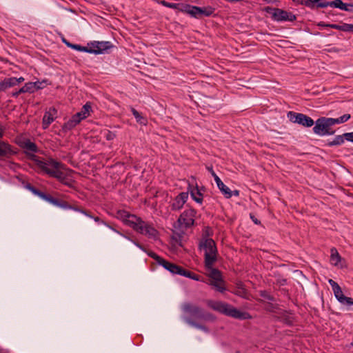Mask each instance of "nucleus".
I'll return each instance as SVG.
<instances>
[{
    "instance_id": "obj_38",
    "label": "nucleus",
    "mask_w": 353,
    "mask_h": 353,
    "mask_svg": "<svg viewBox=\"0 0 353 353\" xmlns=\"http://www.w3.org/2000/svg\"><path fill=\"white\" fill-rule=\"evenodd\" d=\"M310 1V4L312 5V6H316L317 8H321L319 4L322 2H325V0H308Z\"/></svg>"
},
{
    "instance_id": "obj_58",
    "label": "nucleus",
    "mask_w": 353,
    "mask_h": 353,
    "mask_svg": "<svg viewBox=\"0 0 353 353\" xmlns=\"http://www.w3.org/2000/svg\"><path fill=\"white\" fill-rule=\"evenodd\" d=\"M292 321H290V320H287V323H288V324L290 325V324H292Z\"/></svg>"
},
{
    "instance_id": "obj_49",
    "label": "nucleus",
    "mask_w": 353,
    "mask_h": 353,
    "mask_svg": "<svg viewBox=\"0 0 353 353\" xmlns=\"http://www.w3.org/2000/svg\"><path fill=\"white\" fill-rule=\"evenodd\" d=\"M124 237L127 238L128 239L130 240L132 242H133V243L134 245H136L138 248H139L141 250H143L142 245L141 244H139L138 242L134 241V240H132L130 239V238L127 237L126 236H123Z\"/></svg>"
},
{
    "instance_id": "obj_52",
    "label": "nucleus",
    "mask_w": 353,
    "mask_h": 353,
    "mask_svg": "<svg viewBox=\"0 0 353 353\" xmlns=\"http://www.w3.org/2000/svg\"><path fill=\"white\" fill-rule=\"evenodd\" d=\"M250 218L254 221V223L255 224L259 225L261 223L260 221H259L256 218H255L254 215L250 214Z\"/></svg>"
},
{
    "instance_id": "obj_28",
    "label": "nucleus",
    "mask_w": 353,
    "mask_h": 353,
    "mask_svg": "<svg viewBox=\"0 0 353 353\" xmlns=\"http://www.w3.org/2000/svg\"><path fill=\"white\" fill-rule=\"evenodd\" d=\"M330 262L332 265H337L341 261V256L334 248L331 249Z\"/></svg>"
},
{
    "instance_id": "obj_47",
    "label": "nucleus",
    "mask_w": 353,
    "mask_h": 353,
    "mask_svg": "<svg viewBox=\"0 0 353 353\" xmlns=\"http://www.w3.org/2000/svg\"><path fill=\"white\" fill-rule=\"evenodd\" d=\"M349 24L347 23H343L341 25V31L343 32H349Z\"/></svg>"
},
{
    "instance_id": "obj_59",
    "label": "nucleus",
    "mask_w": 353,
    "mask_h": 353,
    "mask_svg": "<svg viewBox=\"0 0 353 353\" xmlns=\"http://www.w3.org/2000/svg\"><path fill=\"white\" fill-rule=\"evenodd\" d=\"M3 135V132L1 131H0V138H2Z\"/></svg>"
},
{
    "instance_id": "obj_21",
    "label": "nucleus",
    "mask_w": 353,
    "mask_h": 353,
    "mask_svg": "<svg viewBox=\"0 0 353 353\" xmlns=\"http://www.w3.org/2000/svg\"><path fill=\"white\" fill-rule=\"evenodd\" d=\"M216 183L226 198H230L232 196V191L223 183L220 178L216 179Z\"/></svg>"
},
{
    "instance_id": "obj_11",
    "label": "nucleus",
    "mask_w": 353,
    "mask_h": 353,
    "mask_svg": "<svg viewBox=\"0 0 353 353\" xmlns=\"http://www.w3.org/2000/svg\"><path fill=\"white\" fill-rule=\"evenodd\" d=\"M336 299L344 305H353V299L345 296L339 284L332 279L328 281Z\"/></svg>"
},
{
    "instance_id": "obj_25",
    "label": "nucleus",
    "mask_w": 353,
    "mask_h": 353,
    "mask_svg": "<svg viewBox=\"0 0 353 353\" xmlns=\"http://www.w3.org/2000/svg\"><path fill=\"white\" fill-rule=\"evenodd\" d=\"M21 147L27 151L36 152L37 151V146L36 144L28 139L24 140L21 143Z\"/></svg>"
},
{
    "instance_id": "obj_16",
    "label": "nucleus",
    "mask_w": 353,
    "mask_h": 353,
    "mask_svg": "<svg viewBox=\"0 0 353 353\" xmlns=\"http://www.w3.org/2000/svg\"><path fill=\"white\" fill-rule=\"evenodd\" d=\"M16 152L11 145L0 141V157L1 159H9Z\"/></svg>"
},
{
    "instance_id": "obj_12",
    "label": "nucleus",
    "mask_w": 353,
    "mask_h": 353,
    "mask_svg": "<svg viewBox=\"0 0 353 353\" xmlns=\"http://www.w3.org/2000/svg\"><path fill=\"white\" fill-rule=\"evenodd\" d=\"M272 15V19L277 21H294L296 19L292 12L279 8H274Z\"/></svg>"
},
{
    "instance_id": "obj_17",
    "label": "nucleus",
    "mask_w": 353,
    "mask_h": 353,
    "mask_svg": "<svg viewBox=\"0 0 353 353\" xmlns=\"http://www.w3.org/2000/svg\"><path fill=\"white\" fill-rule=\"evenodd\" d=\"M56 114L57 110L54 108H50L48 111L45 112L42 122L43 129L48 128L49 125L54 121Z\"/></svg>"
},
{
    "instance_id": "obj_48",
    "label": "nucleus",
    "mask_w": 353,
    "mask_h": 353,
    "mask_svg": "<svg viewBox=\"0 0 353 353\" xmlns=\"http://www.w3.org/2000/svg\"><path fill=\"white\" fill-rule=\"evenodd\" d=\"M328 26H329V28L341 30V25L332 23V24L328 25Z\"/></svg>"
},
{
    "instance_id": "obj_31",
    "label": "nucleus",
    "mask_w": 353,
    "mask_h": 353,
    "mask_svg": "<svg viewBox=\"0 0 353 353\" xmlns=\"http://www.w3.org/2000/svg\"><path fill=\"white\" fill-rule=\"evenodd\" d=\"M345 139V138L344 137V134L343 135H338V136L335 137L334 140L330 142L328 145L330 146L339 145L344 143Z\"/></svg>"
},
{
    "instance_id": "obj_22",
    "label": "nucleus",
    "mask_w": 353,
    "mask_h": 353,
    "mask_svg": "<svg viewBox=\"0 0 353 353\" xmlns=\"http://www.w3.org/2000/svg\"><path fill=\"white\" fill-rule=\"evenodd\" d=\"M185 321L190 325H191L195 328H197L199 330H201L205 333L210 332V329L207 326H205V325L201 324V323H198L194 319H192V318L186 317V318H185Z\"/></svg>"
},
{
    "instance_id": "obj_3",
    "label": "nucleus",
    "mask_w": 353,
    "mask_h": 353,
    "mask_svg": "<svg viewBox=\"0 0 353 353\" xmlns=\"http://www.w3.org/2000/svg\"><path fill=\"white\" fill-rule=\"evenodd\" d=\"M148 255L154 259L158 264L163 266L165 269L173 274L181 275L195 281H203L201 276L187 270L176 264L170 263L160 257L154 252H151L148 253Z\"/></svg>"
},
{
    "instance_id": "obj_8",
    "label": "nucleus",
    "mask_w": 353,
    "mask_h": 353,
    "mask_svg": "<svg viewBox=\"0 0 353 353\" xmlns=\"http://www.w3.org/2000/svg\"><path fill=\"white\" fill-rule=\"evenodd\" d=\"M196 214V210L192 208L185 210L177 220L179 227L182 229H188L192 227L194 224Z\"/></svg>"
},
{
    "instance_id": "obj_13",
    "label": "nucleus",
    "mask_w": 353,
    "mask_h": 353,
    "mask_svg": "<svg viewBox=\"0 0 353 353\" xmlns=\"http://www.w3.org/2000/svg\"><path fill=\"white\" fill-rule=\"evenodd\" d=\"M117 217L121 219L124 224L133 228L136 222L139 220V216L130 214L125 210H118L117 212Z\"/></svg>"
},
{
    "instance_id": "obj_37",
    "label": "nucleus",
    "mask_w": 353,
    "mask_h": 353,
    "mask_svg": "<svg viewBox=\"0 0 353 353\" xmlns=\"http://www.w3.org/2000/svg\"><path fill=\"white\" fill-rule=\"evenodd\" d=\"M25 187L26 189H28L37 196H38L39 192H41L40 190H37L34 186H32L30 183H27Z\"/></svg>"
},
{
    "instance_id": "obj_41",
    "label": "nucleus",
    "mask_w": 353,
    "mask_h": 353,
    "mask_svg": "<svg viewBox=\"0 0 353 353\" xmlns=\"http://www.w3.org/2000/svg\"><path fill=\"white\" fill-rule=\"evenodd\" d=\"M328 120H329V121L330 123L331 126H332V125H334L335 124L341 123L340 117L336 118V119L328 118Z\"/></svg>"
},
{
    "instance_id": "obj_4",
    "label": "nucleus",
    "mask_w": 353,
    "mask_h": 353,
    "mask_svg": "<svg viewBox=\"0 0 353 353\" xmlns=\"http://www.w3.org/2000/svg\"><path fill=\"white\" fill-rule=\"evenodd\" d=\"M200 249L204 251V263L206 268H211L217 261L218 251L212 239L205 238L199 243Z\"/></svg>"
},
{
    "instance_id": "obj_46",
    "label": "nucleus",
    "mask_w": 353,
    "mask_h": 353,
    "mask_svg": "<svg viewBox=\"0 0 353 353\" xmlns=\"http://www.w3.org/2000/svg\"><path fill=\"white\" fill-rule=\"evenodd\" d=\"M207 169L211 173V174L212 175V176L214 177V181H216V179L217 178H219L216 174V173L214 172L213 169L212 167H207Z\"/></svg>"
},
{
    "instance_id": "obj_6",
    "label": "nucleus",
    "mask_w": 353,
    "mask_h": 353,
    "mask_svg": "<svg viewBox=\"0 0 353 353\" xmlns=\"http://www.w3.org/2000/svg\"><path fill=\"white\" fill-rule=\"evenodd\" d=\"M135 232L146 236L149 239L156 240L159 237V232L154 228L152 224L144 221L141 217L136 222L132 228Z\"/></svg>"
},
{
    "instance_id": "obj_34",
    "label": "nucleus",
    "mask_w": 353,
    "mask_h": 353,
    "mask_svg": "<svg viewBox=\"0 0 353 353\" xmlns=\"http://www.w3.org/2000/svg\"><path fill=\"white\" fill-rule=\"evenodd\" d=\"M234 293L241 297L247 298L248 292L244 288L241 286L238 287Z\"/></svg>"
},
{
    "instance_id": "obj_35",
    "label": "nucleus",
    "mask_w": 353,
    "mask_h": 353,
    "mask_svg": "<svg viewBox=\"0 0 353 353\" xmlns=\"http://www.w3.org/2000/svg\"><path fill=\"white\" fill-rule=\"evenodd\" d=\"M96 222L97 223H103L104 225H105L106 226H108L109 228H110L111 230H112L113 231L116 232L117 233L121 234V235H123L121 233H120L119 231H117V230L114 229L112 226H110L109 224H108L106 222H105L104 221L101 220L99 217L98 216H92V217Z\"/></svg>"
},
{
    "instance_id": "obj_26",
    "label": "nucleus",
    "mask_w": 353,
    "mask_h": 353,
    "mask_svg": "<svg viewBox=\"0 0 353 353\" xmlns=\"http://www.w3.org/2000/svg\"><path fill=\"white\" fill-rule=\"evenodd\" d=\"M131 112L133 114V116L135 117L137 122L140 123L141 125H146L148 123L147 119L142 116L137 110H135L134 108H131Z\"/></svg>"
},
{
    "instance_id": "obj_27",
    "label": "nucleus",
    "mask_w": 353,
    "mask_h": 353,
    "mask_svg": "<svg viewBox=\"0 0 353 353\" xmlns=\"http://www.w3.org/2000/svg\"><path fill=\"white\" fill-rule=\"evenodd\" d=\"M190 194L192 198L199 203H202L203 201V194L201 193L200 190H199L198 187L192 188V190H190Z\"/></svg>"
},
{
    "instance_id": "obj_57",
    "label": "nucleus",
    "mask_w": 353,
    "mask_h": 353,
    "mask_svg": "<svg viewBox=\"0 0 353 353\" xmlns=\"http://www.w3.org/2000/svg\"><path fill=\"white\" fill-rule=\"evenodd\" d=\"M234 194L235 196H239V191H238V190H235V191H234Z\"/></svg>"
},
{
    "instance_id": "obj_51",
    "label": "nucleus",
    "mask_w": 353,
    "mask_h": 353,
    "mask_svg": "<svg viewBox=\"0 0 353 353\" xmlns=\"http://www.w3.org/2000/svg\"><path fill=\"white\" fill-rule=\"evenodd\" d=\"M15 80L17 81L14 84H15V85H19V83H22L24 81V78L23 77H19V78L15 77Z\"/></svg>"
},
{
    "instance_id": "obj_50",
    "label": "nucleus",
    "mask_w": 353,
    "mask_h": 353,
    "mask_svg": "<svg viewBox=\"0 0 353 353\" xmlns=\"http://www.w3.org/2000/svg\"><path fill=\"white\" fill-rule=\"evenodd\" d=\"M74 115L76 116V117H78L81 121V120L86 118V117H85L83 114H81L80 112H77Z\"/></svg>"
},
{
    "instance_id": "obj_5",
    "label": "nucleus",
    "mask_w": 353,
    "mask_h": 353,
    "mask_svg": "<svg viewBox=\"0 0 353 353\" xmlns=\"http://www.w3.org/2000/svg\"><path fill=\"white\" fill-rule=\"evenodd\" d=\"M181 309L185 314L192 317V319H195L211 322L216 320V317L213 314L205 312L201 307L190 303H183L181 306Z\"/></svg>"
},
{
    "instance_id": "obj_42",
    "label": "nucleus",
    "mask_w": 353,
    "mask_h": 353,
    "mask_svg": "<svg viewBox=\"0 0 353 353\" xmlns=\"http://www.w3.org/2000/svg\"><path fill=\"white\" fill-rule=\"evenodd\" d=\"M72 209L74 210L75 211L80 212L81 213L85 214L88 217H92V214L88 211H85L83 209H80L79 208H72Z\"/></svg>"
},
{
    "instance_id": "obj_45",
    "label": "nucleus",
    "mask_w": 353,
    "mask_h": 353,
    "mask_svg": "<svg viewBox=\"0 0 353 353\" xmlns=\"http://www.w3.org/2000/svg\"><path fill=\"white\" fill-rule=\"evenodd\" d=\"M350 119V114H343V116L340 117L341 123L346 122Z\"/></svg>"
},
{
    "instance_id": "obj_30",
    "label": "nucleus",
    "mask_w": 353,
    "mask_h": 353,
    "mask_svg": "<svg viewBox=\"0 0 353 353\" xmlns=\"http://www.w3.org/2000/svg\"><path fill=\"white\" fill-rule=\"evenodd\" d=\"M210 270L209 274L210 277L211 278V281H216L221 279V274L219 270L217 269L213 268V266L211 268H208Z\"/></svg>"
},
{
    "instance_id": "obj_7",
    "label": "nucleus",
    "mask_w": 353,
    "mask_h": 353,
    "mask_svg": "<svg viewBox=\"0 0 353 353\" xmlns=\"http://www.w3.org/2000/svg\"><path fill=\"white\" fill-rule=\"evenodd\" d=\"M180 10L195 18H201L203 16L210 17L214 12V9L210 6L197 7L190 5L183 6V8Z\"/></svg>"
},
{
    "instance_id": "obj_43",
    "label": "nucleus",
    "mask_w": 353,
    "mask_h": 353,
    "mask_svg": "<svg viewBox=\"0 0 353 353\" xmlns=\"http://www.w3.org/2000/svg\"><path fill=\"white\" fill-rule=\"evenodd\" d=\"M261 295L269 301H274V298L272 296H271L270 294H269L268 293H267L266 292H262Z\"/></svg>"
},
{
    "instance_id": "obj_18",
    "label": "nucleus",
    "mask_w": 353,
    "mask_h": 353,
    "mask_svg": "<svg viewBox=\"0 0 353 353\" xmlns=\"http://www.w3.org/2000/svg\"><path fill=\"white\" fill-rule=\"evenodd\" d=\"M319 6L321 8H326L327 6H331L334 8H340L342 10H348L347 8V4L344 3L341 0H334L330 2H322L320 3Z\"/></svg>"
},
{
    "instance_id": "obj_10",
    "label": "nucleus",
    "mask_w": 353,
    "mask_h": 353,
    "mask_svg": "<svg viewBox=\"0 0 353 353\" xmlns=\"http://www.w3.org/2000/svg\"><path fill=\"white\" fill-rule=\"evenodd\" d=\"M288 118L290 121L307 128L312 127L314 124L312 118L302 113L290 111L288 113Z\"/></svg>"
},
{
    "instance_id": "obj_1",
    "label": "nucleus",
    "mask_w": 353,
    "mask_h": 353,
    "mask_svg": "<svg viewBox=\"0 0 353 353\" xmlns=\"http://www.w3.org/2000/svg\"><path fill=\"white\" fill-rule=\"evenodd\" d=\"M28 156L29 159L32 161L41 171L50 176L62 179L61 172L65 169V165L63 163L52 158H48L43 161L34 154H28Z\"/></svg>"
},
{
    "instance_id": "obj_15",
    "label": "nucleus",
    "mask_w": 353,
    "mask_h": 353,
    "mask_svg": "<svg viewBox=\"0 0 353 353\" xmlns=\"http://www.w3.org/2000/svg\"><path fill=\"white\" fill-rule=\"evenodd\" d=\"M112 46L110 42L109 41H94L91 43V46L90 47V53L92 54H101L104 50L110 48Z\"/></svg>"
},
{
    "instance_id": "obj_2",
    "label": "nucleus",
    "mask_w": 353,
    "mask_h": 353,
    "mask_svg": "<svg viewBox=\"0 0 353 353\" xmlns=\"http://www.w3.org/2000/svg\"><path fill=\"white\" fill-rule=\"evenodd\" d=\"M206 304L212 310L236 319L246 320L252 319L248 312L240 311L225 302L207 300Z\"/></svg>"
},
{
    "instance_id": "obj_39",
    "label": "nucleus",
    "mask_w": 353,
    "mask_h": 353,
    "mask_svg": "<svg viewBox=\"0 0 353 353\" xmlns=\"http://www.w3.org/2000/svg\"><path fill=\"white\" fill-rule=\"evenodd\" d=\"M105 137L107 140L110 141L114 139L115 134L114 133L112 132L111 131L108 130L105 133Z\"/></svg>"
},
{
    "instance_id": "obj_9",
    "label": "nucleus",
    "mask_w": 353,
    "mask_h": 353,
    "mask_svg": "<svg viewBox=\"0 0 353 353\" xmlns=\"http://www.w3.org/2000/svg\"><path fill=\"white\" fill-rule=\"evenodd\" d=\"M328 118L321 117L316 121L313 131L320 136L333 134L334 131L332 130Z\"/></svg>"
},
{
    "instance_id": "obj_14",
    "label": "nucleus",
    "mask_w": 353,
    "mask_h": 353,
    "mask_svg": "<svg viewBox=\"0 0 353 353\" xmlns=\"http://www.w3.org/2000/svg\"><path fill=\"white\" fill-rule=\"evenodd\" d=\"M188 198V192H181L177 195L172 202L170 203L171 210L173 211H178L181 210Z\"/></svg>"
},
{
    "instance_id": "obj_32",
    "label": "nucleus",
    "mask_w": 353,
    "mask_h": 353,
    "mask_svg": "<svg viewBox=\"0 0 353 353\" xmlns=\"http://www.w3.org/2000/svg\"><path fill=\"white\" fill-rule=\"evenodd\" d=\"M155 1L157 3L165 7L169 8L178 9L179 7V4H178V3H169L165 0H155Z\"/></svg>"
},
{
    "instance_id": "obj_40",
    "label": "nucleus",
    "mask_w": 353,
    "mask_h": 353,
    "mask_svg": "<svg viewBox=\"0 0 353 353\" xmlns=\"http://www.w3.org/2000/svg\"><path fill=\"white\" fill-rule=\"evenodd\" d=\"M61 175H62V179H57L60 182H61L62 183L66 185H68V186H70V183L68 181V179L66 178V176L65 174H64V172L62 171L61 172Z\"/></svg>"
},
{
    "instance_id": "obj_55",
    "label": "nucleus",
    "mask_w": 353,
    "mask_h": 353,
    "mask_svg": "<svg viewBox=\"0 0 353 353\" xmlns=\"http://www.w3.org/2000/svg\"><path fill=\"white\" fill-rule=\"evenodd\" d=\"M63 41L65 43V45L70 48V45L69 44H72L71 43H70L69 41H68L66 39H63Z\"/></svg>"
},
{
    "instance_id": "obj_56",
    "label": "nucleus",
    "mask_w": 353,
    "mask_h": 353,
    "mask_svg": "<svg viewBox=\"0 0 353 353\" xmlns=\"http://www.w3.org/2000/svg\"><path fill=\"white\" fill-rule=\"evenodd\" d=\"M349 32H353V24H349Z\"/></svg>"
},
{
    "instance_id": "obj_36",
    "label": "nucleus",
    "mask_w": 353,
    "mask_h": 353,
    "mask_svg": "<svg viewBox=\"0 0 353 353\" xmlns=\"http://www.w3.org/2000/svg\"><path fill=\"white\" fill-rule=\"evenodd\" d=\"M90 109L91 106L89 104L86 103L83 106L82 110L79 112L81 114H83L85 117L87 118L89 116Z\"/></svg>"
},
{
    "instance_id": "obj_24",
    "label": "nucleus",
    "mask_w": 353,
    "mask_h": 353,
    "mask_svg": "<svg viewBox=\"0 0 353 353\" xmlns=\"http://www.w3.org/2000/svg\"><path fill=\"white\" fill-rule=\"evenodd\" d=\"M81 121L78 117L74 114L66 123H64L63 128L67 130H70L78 125Z\"/></svg>"
},
{
    "instance_id": "obj_33",
    "label": "nucleus",
    "mask_w": 353,
    "mask_h": 353,
    "mask_svg": "<svg viewBox=\"0 0 353 353\" xmlns=\"http://www.w3.org/2000/svg\"><path fill=\"white\" fill-rule=\"evenodd\" d=\"M69 45H70V48H71L74 50H78V51L85 52H88V53H90V52L89 46H81L80 45L73 44V43L69 44Z\"/></svg>"
},
{
    "instance_id": "obj_53",
    "label": "nucleus",
    "mask_w": 353,
    "mask_h": 353,
    "mask_svg": "<svg viewBox=\"0 0 353 353\" xmlns=\"http://www.w3.org/2000/svg\"><path fill=\"white\" fill-rule=\"evenodd\" d=\"M22 93H24V92H21V88H20L18 91H17L15 92H13L12 93V96L15 97H17L19 94H21Z\"/></svg>"
},
{
    "instance_id": "obj_54",
    "label": "nucleus",
    "mask_w": 353,
    "mask_h": 353,
    "mask_svg": "<svg viewBox=\"0 0 353 353\" xmlns=\"http://www.w3.org/2000/svg\"><path fill=\"white\" fill-rule=\"evenodd\" d=\"M330 25L329 23H325L324 22H321L318 24L319 26H321V27H325V28H327V27H329Z\"/></svg>"
},
{
    "instance_id": "obj_29",
    "label": "nucleus",
    "mask_w": 353,
    "mask_h": 353,
    "mask_svg": "<svg viewBox=\"0 0 353 353\" xmlns=\"http://www.w3.org/2000/svg\"><path fill=\"white\" fill-rule=\"evenodd\" d=\"M210 285L214 287L215 289L220 292H223L225 290L224 281L222 280V279L216 281H210Z\"/></svg>"
},
{
    "instance_id": "obj_19",
    "label": "nucleus",
    "mask_w": 353,
    "mask_h": 353,
    "mask_svg": "<svg viewBox=\"0 0 353 353\" xmlns=\"http://www.w3.org/2000/svg\"><path fill=\"white\" fill-rule=\"evenodd\" d=\"M15 77L6 78L0 82V92L15 86Z\"/></svg>"
},
{
    "instance_id": "obj_23",
    "label": "nucleus",
    "mask_w": 353,
    "mask_h": 353,
    "mask_svg": "<svg viewBox=\"0 0 353 353\" xmlns=\"http://www.w3.org/2000/svg\"><path fill=\"white\" fill-rule=\"evenodd\" d=\"M38 196H39L41 199L54 205L57 206H63L59 200L52 197L50 194H45L44 192H40Z\"/></svg>"
},
{
    "instance_id": "obj_20",
    "label": "nucleus",
    "mask_w": 353,
    "mask_h": 353,
    "mask_svg": "<svg viewBox=\"0 0 353 353\" xmlns=\"http://www.w3.org/2000/svg\"><path fill=\"white\" fill-rule=\"evenodd\" d=\"M39 84H40L39 82H28L21 88V91L24 92V93H32L40 88Z\"/></svg>"
},
{
    "instance_id": "obj_44",
    "label": "nucleus",
    "mask_w": 353,
    "mask_h": 353,
    "mask_svg": "<svg viewBox=\"0 0 353 353\" xmlns=\"http://www.w3.org/2000/svg\"><path fill=\"white\" fill-rule=\"evenodd\" d=\"M344 137L348 141L353 142V132H346L344 134Z\"/></svg>"
}]
</instances>
